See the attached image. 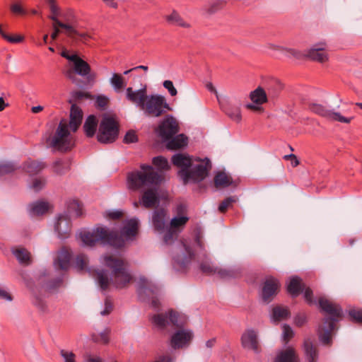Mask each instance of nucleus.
<instances>
[{
    "instance_id": "1",
    "label": "nucleus",
    "mask_w": 362,
    "mask_h": 362,
    "mask_svg": "<svg viewBox=\"0 0 362 362\" xmlns=\"http://www.w3.org/2000/svg\"><path fill=\"white\" fill-rule=\"evenodd\" d=\"M88 257L83 254L78 255L76 258V266L79 271H87L93 275L102 290H107L110 285L117 288L126 287L132 281V276L127 271V263L121 257L112 255L103 257V262L112 272L107 270H95L88 267Z\"/></svg>"
},
{
    "instance_id": "2",
    "label": "nucleus",
    "mask_w": 362,
    "mask_h": 362,
    "mask_svg": "<svg viewBox=\"0 0 362 362\" xmlns=\"http://www.w3.org/2000/svg\"><path fill=\"white\" fill-rule=\"evenodd\" d=\"M162 180V174L148 165H141L140 170L129 173L127 175L129 188L133 190L144 189L139 202L134 203V207L137 208L139 205L146 209L158 206L160 203L158 187Z\"/></svg>"
},
{
    "instance_id": "3",
    "label": "nucleus",
    "mask_w": 362,
    "mask_h": 362,
    "mask_svg": "<svg viewBox=\"0 0 362 362\" xmlns=\"http://www.w3.org/2000/svg\"><path fill=\"white\" fill-rule=\"evenodd\" d=\"M138 226L139 221L136 218H132L125 223L121 234L116 231H110L105 227H98L91 231H81L79 238L83 245L87 247H93L100 242L119 248L124 246L125 240L136 235Z\"/></svg>"
},
{
    "instance_id": "4",
    "label": "nucleus",
    "mask_w": 362,
    "mask_h": 362,
    "mask_svg": "<svg viewBox=\"0 0 362 362\" xmlns=\"http://www.w3.org/2000/svg\"><path fill=\"white\" fill-rule=\"evenodd\" d=\"M189 218L185 216L174 217L163 236V242L166 245H172L176 242L173 259L182 269L187 267L194 257V252L189 245L183 241H177L179 233L183 230Z\"/></svg>"
},
{
    "instance_id": "5",
    "label": "nucleus",
    "mask_w": 362,
    "mask_h": 362,
    "mask_svg": "<svg viewBox=\"0 0 362 362\" xmlns=\"http://www.w3.org/2000/svg\"><path fill=\"white\" fill-rule=\"evenodd\" d=\"M174 165L180 168L179 176L184 184L199 182L204 180L211 168L209 159L192 158L183 153H177L172 158Z\"/></svg>"
},
{
    "instance_id": "6",
    "label": "nucleus",
    "mask_w": 362,
    "mask_h": 362,
    "mask_svg": "<svg viewBox=\"0 0 362 362\" xmlns=\"http://www.w3.org/2000/svg\"><path fill=\"white\" fill-rule=\"evenodd\" d=\"M318 304L322 310L328 315L323 319L322 324L319 327V338L323 344L329 345L331 343L332 332L335 329L334 323L342 317V310L339 305L325 297H320Z\"/></svg>"
},
{
    "instance_id": "7",
    "label": "nucleus",
    "mask_w": 362,
    "mask_h": 362,
    "mask_svg": "<svg viewBox=\"0 0 362 362\" xmlns=\"http://www.w3.org/2000/svg\"><path fill=\"white\" fill-rule=\"evenodd\" d=\"M71 131L74 132L70 127L69 121L62 119L53 134L46 133L43 136L47 147L61 152L70 151L75 145Z\"/></svg>"
},
{
    "instance_id": "8",
    "label": "nucleus",
    "mask_w": 362,
    "mask_h": 362,
    "mask_svg": "<svg viewBox=\"0 0 362 362\" xmlns=\"http://www.w3.org/2000/svg\"><path fill=\"white\" fill-rule=\"evenodd\" d=\"M179 123L173 116L168 115L158 126L160 136L165 140H169L167 147L171 150L181 148L187 145V137L181 134L173 137L179 132Z\"/></svg>"
},
{
    "instance_id": "9",
    "label": "nucleus",
    "mask_w": 362,
    "mask_h": 362,
    "mask_svg": "<svg viewBox=\"0 0 362 362\" xmlns=\"http://www.w3.org/2000/svg\"><path fill=\"white\" fill-rule=\"evenodd\" d=\"M119 134V126L115 118L105 115L100 123L98 140L100 143L108 144L115 141Z\"/></svg>"
},
{
    "instance_id": "10",
    "label": "nucleus",
    "mask_w": 362,
    "mask_h": 362,
    "mask_svg": "<svg viewBox=\"0 0 362 362\" xmlns=\"http://www.w3.org/2000/svg\"><path fill=\"white\" fill-rule=\"evenodd\" d=\"M91 98L92 96L89 93L84 91L78 90L71 93V96L69 100V103L71 104L69 125L74 132H76L78 129L83 119V112L76 104L82 102L85 99H90Z\"/></svg>"
},
{
    "instance_id": "11",
    "label": "nucleus",
    "mask_w": 362,
    "mask_h": 362,
    "mask_svg": "<svg viewBox=\"0 0 362 362\" xmlns=\"http://www.w3.org/2000/svg\"><path fill=\"white\" fill-rule=\"evenodd\" d=\"M148 117H158L163 115L166 110H170L164 96L160 95H148L141 108Z\"/></svg>"
},
{
    "instance_id": "12",
    "label": "nucleus",
    "mask_w": 362,
    "mask_h": 362,
    "mask_svg": "<svg viewBox=\"0 0 362 362\" xmlns=\"http://www.w3.org/2000/svg\"><path fill=\"white\" fill-rule=\"evenodd\" d=\"M159 288L146 277H141L139 281L138 293L140 298L144 300H150L151 305L156 308L160 303L158 298Z\"/></svg>"
},
{
    "instance_id": "13",
    "label": "nucleus",
    "mask_w": 362,
    "mask_h": 362,
    "mask_svg": "<svg viewBox=\"0 0 362 362\" xmlns=\"http://www.w3.org/2000/svg\"><path fill=\"white\" fill-rule=\"evenodd\" d=\"M325 45L324 43L316 45L306 54L295 49H289L288 52L291 55L298 59L306 57L313 61L322 63L328 59L327 54L325 50Z\"/></svg>"
},
{
    "instance_id": "14",
    "label": "nucleus",
    "mask_w": 362,
    "mask_h": 362,
    "mask_svg": "<svg viewBox=\"0 0 362 362\" xmlns=\"http://www.w3.org/2000/svg\"><path fill=\"white\" fill-rule=\"evenodd\" d=\"M287 289L293 296H297L304 290V297L307 302L310 305L317 303L313 298V291L308 287L306 288L302 280L298 276L291 278Z\"/></svg>"
},
{
    "instance_id": "15",
    "label": "nucleus",
    "mask_w": 362,
    "mask_h": 362,
    "mask_svg": "<svg viewBox=\"0 0 362 362\" xmlns=\"http://www.w3.org/2000/svg\"><path fill=\"white\" fill-rule=\"evenodd\" d=\"M309 109L314 113L319 115L322 117H326L329 119L338 121L343 123H349L353 117L346 118L341 115L340 113L333 112L322 105L317 103H311L309 105Z\"/></svg>"
},
{
    "instance_id": "16",
    "label": "nucleus",
    "mask_w": 362,
    "mask_h": 362,
    "mask_svg": "<svg viewBox=\"0 0 362 362\" xmlns=\"http://www.w3.org/2000/svg\"><path fill=\"white\" fill-rule=\"evenodd\" d=\"M279 288V284L277 279L272 276L266 278L262 290V300L266 303L271 302L277 294Z\"/></svg>"
},
{
    "instance_id": "17",
    "label": "nucleus",
    "mask_w": 362,
    "mask_h": 362,
    "mask_svg": "<svg viewBox=\"0 0 362 362\" xmlns=\"http://www.w3.org/2000/svg\"><path fill=\"white\" fill-rule=\"evenodd\" d=\"M193 334L189 330L179 329L175 332L170 340V345L174 349H182L189 345Z\"/></svg>"
},
{
    "instance_id": "18",
    "label": "nucleus",
    "mask_w": 362,
    "mask_h": 362,
    "mask_svg": "<svg viewBox=\"0 0 362 362\" xmlns=\"http://www.w3.org/2000/svg\"><path fill=\"white\" fill-rule=\"evenodd\" d=\"M153 322L160 328H164L167 325L171 324L175 327H179L182 323L179 320L178 315L170 310L168 314H158L152 317Z\"/></svg>"
},
{
    "instance_id": "19",
    "label": "nucleus",
    "mask_w": 362,
    "mask_h": 362,
    "mask_svg": "<svg viewBox=\"0 0 362 362\" xmlns=\"http://www.w3.org/2000/svg\"><path fill=\"white\" fill-rule=\"evenodd\" d=\"M241 344L243 348L252 350L256 353L259 351L258 332L254 329H246L241 337Z\"/></svg>"
},
{
    "instance_id": "20",
    "label": "nucleus",
    "mask_w": 362,
    "mask_h": 362,
    "mask_svg": "<svg viewBox=\"0 0 362 362\" xmlns=\"http://www.w3.org/2000/svg\"><path fill=\"white\" fill-rule=\"evenodd\" d=\"M71 229L70 218L66 214H60L57 218L54 223V230L58 237L62 239L67 238L69 236Z\"/></svg>"
},
{
    "instance_id": "21",
    "label": "nucleus",
    "mask_w": 362,
    "mask_h": 362,
    "mask_svg": "<svg viewBox=\"0 0 362 362\" xmlns=\"http://www.w3.org/2000/svg\"><path fill=\"white\" fill-rule=\"evenodd\" d=\"M166 215L167 213L165 209H158L153 211L152 216V223L154 230L159 234H162L163 236L168 228L165 220Z\"/></svg>"
},
{
    "instance_id": "22",
    "label": "nucleus",
    "mask_w": 362,
    "mask_h": 362,
    "mask_svg": "<svg viewBox=\"0 0 362 362\" xmlns=\"http://www.w3.org/2000/svg\"><path fill=\"white\" fill-rule=\"evenodd\" d=\"M126 96L129 101L141 108L142 104L148 95H147L146 87L137 90H134L132 87H129L126 90Z\"/></svg>"
},
{
    "instance_id": "23",
    "label": "nucleus",
    "mask_w": 362,
    "mask_h": 362,
    "mask_svg": "<svg viewBox=\"0 0 362 362\" xmlns=\"http://www.w3.org/2000/svg\"><path fill=\"white\" fill-rule=\"evenodd\" d=\"M52 21H53L52 23V28L53 32L51 35V38L53 40H57L58 37L59 33H61V30L59 28H63L65 30L66 35L68 37L69 35H73L74 34H77V30L74 28L73 26L68 23H64L60 21L58 18L57 17H52Z\"/></svg>"
},
{
    "instance_id": "24",
    "label": "nucleus",
    "mask_w": 362,
    "mask_h": 362,
    "mask_svg": "<svg viewBox=\"0 0 362 362\" xmlns=\"http://www.w3.org/2000/svg\"><path fill=\"white\" fill-rule=\"evenodd\" d=\"M73 63L74 65V71L76 74L81 76H86L88 81L94 79L95 75L94 74H90V66L86 62L76 56Z\"/></svg>"
},
{
    "instance_id": "25",
    "label": "nucleus",
    "mask_w": 362,
    "mask_h": 362,
    "mask_svg": "<svg viewBox=\"0 0 362 362\" xmlns=\"http://www.w3.org/2000/svg\"><path fill=\"white\" fill-rule=\"evenodd\" d=\"M71 253L66 248H62L54 259V266L58 269L66 270L70 266Z\"/></svg>"
},
{
    "instance_id": "26",
    "label": "nucleus",
    "mask_w": 362,
    "mask_h": 362,
    "mask_svg": "<svg viewBox=\"0 0 362 362\" xmlns=\"http://www.w3.org/2000/svg\"><path fill=\"white\" fill-rule=\"evenodd\" d=\"M70 166V159H57L52 163V171L57 176H62L69 171Z\"/></svg>"
},
{
    "instance_id": "27",
    "label": "nucleus",
    "mask_w": 362,
    "mask_h": 362,
    "mask_svg": "<svg viewBox=\"0 0 362 362\" xmlns=\"http://www.w3.org/2000/svg\"><path fill=\"white\" fill-rule=\"evenodd\" d=\"M242 274V269L239 266H234L228 268H221L218 270V276L221 279H229L238 278Z\"/></svg>"
},
{
    "instance_id": "28",
    "label": "nucleus",
    "mask_w": 362,
    "mask_h": 362,
    "mask_svg": "<svg viewBox=\"0 0 362 362\" xmlns=\"http://www.w3.org/2000/svg\"><path fill=\"white\" fill-rule=\"evenodd\" d=\"M274 362H298V358L295 350L288 348L277 354Z\"/></svg>"
},
{
    "instance_id": "29",
    "label": "nucleus",
    "mask_w": 362,
    "mask_h": 362,
    "mask_svg": "<svg viewBox=\"0 0 362 362\" xmlns=\"http://www.w3.org/2000/svg\"><path fill=\"white\" fill-rule=\"evenodd\" d=\"M250 100L256 105H262L267 102V95L266 90L259 86L250 93Z\"/></svg>"
},
{
    "instance_id": "30",
    "label": "nucleus",
    "mask_w": 362,
    "mask_h": 362,
    "mask_svg": "<svg viewBox=\"0 0 362 362\" xmlns=\"http://www.w3.org/2000/svg\"><path fill=\"white\" fill-rule=\"evenodd\" d=\"M45 167L42 161L28 160L23 165V170L30 175H35Z\"/></svg>"
},
{
    "instance_id": "31",
    "label": "nucleus",
    "mask_w": 362,
    "mask_h": 362,
    "mask_svg": "<svg viewBox=\"0 0 362 362\" xmlns=\"http://www.w3.org/2000/svg\"><path fill=\"white\" fill-rule=\"evenodd\" d=\"M49 204L44 201H37L30 205V213L32 216H40L48 211Z\"/></svg>"
},
{
    "instance_id": "32",
    "label": "nucleus",
    "mask_w": 362,
    "mask_h": 362,
    "mask_svg": "<svg viewBox=\"0 0 362 362\" xmlns=\"http://www.w3.org/2000/svg\"><path fill=\"white\" fill-rule=\"evenodd\" d=\"M223 111L233 121L240 122L242 119L240 107L230 104L222 105Z\"/></svg>"
},
{
    "instance_id": "33",
    "label": "nucleus",
    "mask_w": 362,
    "mask_h": 362,
    "mask_svg": "<svg viewBox=\"0 0 362 362\" xmlns=\"http://www.w3.org/2000/svg\"><path fill=\"white\" fill-rule=\"evenodd\" d=\"M214 185L216 188H225L232 184V178L224 172L218 173L214 177Z\"/></svg>"
},
{
    "instance_id": "34",
    "label": "nucleus",
    "mask_w": 362,
    "mask_h": 362,
    "mask_svg": "<svg viewBox=\"0 0 362 362\" xmlns=\"http://www.w3.org/2000/svg\"><path fill=\"white\" fill-rule=\"evenodd\" d=\"M97 125L98 119L94 115L88 116L83 124V129L88 137H92L95 134Z\"/></svg>"
},
{
    "instance_id": "35",
    "label": "nucleus",
    "mask_w": 362,
    "mask_h": 362,
    "mask_svg": "<svg viewBox=\"0 0 362 362\" xmlns=\"http://www.w3.org/2000/svg\"><path fill=\"white\" fill-rule=\"evenodd\" d=\"M289 316L290 312L286 307L277 305L272 310V320L274 322L284 320L289 317Z\"/></svg>"
},
{
    "instance_id": "36",
    "label": "nucleus",
    "mask_w": 362,
    "mask_h": 362,
    "mask_svg": "<svg viewBox=\"0 0 362 362\" xmlns=\"http://www.w3.org/2000/svg\"><path fill=\"white\" fill-rule=\"evenodd\" d=\"M304 351L309 362H316L317 351L316 346L313 345L310 339L304 341Z\"/></svg>"
},
{
    "instance_id": "37",
    "label": "nucleus",
    "mask_w": 362,
    "mask_h": 362,
    "mask_svg": "<svg viewBox=\"0 0 362 362\" xmlns=\"http://www.w3.org/2000/svg\"><path fill=\"white\" fill-rule=\"evenodd\" d=\"M110 83L115 90L117 92L123 90L127 86L126 80L122 75L116 73L112 74L110 79Z\"/></svg>"
},
{
    "instance_id": "38",
    "label": "nucleus",
    "mask_w": 362,
    "mask_h": 362,
    "mask_svg": "<svg viewBox=\"0 0 362 362\" xmlns=\"http://www.w3.org/2000/svg\"><path fill=\"white\" fill-rule=\"evenodd\" d=\"M165 18L171 24L177 25L183 28L189 27V25L183 21L176 11H173L171 14L166 16Z\"/></svg>"
},
{
    "instance_id": "39",
    "label": "nucleus",
    "mask_w": 362,
    "mask_h": 362,
    "mask_svg": "<svg viewBox=\"0 0 362 362\" xmlns=\"http://www.w3.org/2000/svg\"><path fill=\"white\" fill-rule=\"evenodd\" d=\"M225 1L222 0H214L207 6L204 11L208 15H212L223 8Z\"/></svg>"
},
{
    "instance_id": "40",
    "label": "nucleus",
    "mask_w": 362,
    "mask_h": 362,
    "mask_svg": "<svg viewBox=\"0 0 362 362\" xmlns=\"http://www.w3.org/2000/svg\"><path fill=\"white\" fill-rule=\"evenodd\" d=\"M13 254L21 264H28L30 263V253L24 248H17Z\"/></svg>"
},
{
    "instance_id": "41",
    "label": "nucleus",
    "mask_w": 362,
    "mask_h": 362,
    "mask_svg": "<svg viewBox=\"0 0 362 362\" xmlns=\"http://www.w3.org/2000/svg\"><path fill=\"white\" fill-rule=\"evenodd\" d=\"M201 270L209 275L218 274V267L214 265L212 262L209 261L203 262L200 265Z\"/></svg>"
},
{
    "instance_id": "42",
    "label": "nucleus",
    "mask_w": 362,
    "mask_h": 362,
    "mask_svg": "<svg viewBox=\"0 0 362 362\" xmlns=\"http://www.w3.org/2000/svg\"><path fill=\"white\" fill-rule=\"evenodd\" d=\"M153 163L160 170H168L170 169V166L168 163V160L163 156H157L153 158Z\"/></svg>"
},
{
    "instance_id": "43",
    "label": "nucleus",
    "mask_w": 362,
    "mask_h": 362,
    "mask_svg": "<svg viewBox=\"0 0 362 362\" xmlns=\"http://www.w3.org/2000/svg\"><path fill=\"white\" fill-rule=\"evenodd\" d=\"M238 201V198L236 197H229L224 199L219 205L218 210L221 213H224L227 211V209L232 206L233 203H235Z\"/></svg>"
},
{
    "instance_id": "44",
    "label": "nucleus",
    "mask_w": 362,
    "mask_h": 362,
    "mask_svg": "<svg viewBox=\"0 0 362 362\" xmlns=\"http://www.w3.org/2000/svg\"><path fill=\"white\" fill-rule=\"evenodd\" d=\"M68 209L69 213L75 215L76 216H80L82 215V206L77 201H73L71 202L69 205Z\"/></svg>"
},
{
    "instance_id": "45",
    "label": "nucleus",
    "mask_w": 362,
    "mask_h": 362,
    "mask_svg": "<svg viewBox=\"0 0 362 362\" xmlns=\"http://www.w3.org/2000/svg\"><path fill=\"white\" fill-rule=\"evenodd\" d=\"M16 169V166L11 163H0V175L10 173Z\"/></svg>"
},
{
    "instance_id": "46",
    "label": "nucleus",
    "mask_w": 362,
    "mask_h": 362,
    "mask_svg": "<svg viewBox=\"0 0 362 362\" xmlns=\"http://www.w3.org/2000/svg\"><path fill=\"white\" fill-rule=\"evenodd\" d=\"M60 355L64 358V362H77L76 360V356L72 351L62 349Z\"/></svg>"
},
{
    "instance_id": "47",
    "label": "nucleus",
    "mask_w": 362,
    "mask_h": 362,
    "mask_svg": "<svg viewBox=\"0 0 362 362\" xmlns=\"http://www.w3.org/2000/svg\"><path fill=\"white\" fill-rule=\"evenodd\" d=\"M108 332V330H105L104 332L100 333L99 335H93V340L95 342L107 344L109 341L107 336Z\"/></svg>"
},
{
    "instance_id": "48",
    "label": "nucleus",
    "mask_w": 362,
    "mask_h": 362,
    "mask_svg": "<svg viewBox=\"0 0 362 362\" xmlns=\"http://www.w3.org/2000/svg\"><path fill=\"white\" fill-rule=\"evenodd\" d=\"M61 283L62 279L58 278L52 280L51 281L44 284L42 286L46 291H51L52 290L55 289L56 288L59 286Z\"/></svg>"
},
{
    "instance_id": "49",
    "label": "nucleus",
    "mask_w": 362,
    "mask_h": 362,
    "mask_svg": "<svg viewBox=\"0 0 362 362\" xmlns=\"http://www.w3.org/2000/svg\"><path fill=\"white\" fill-rule=\"evenodd\" d=\"M293 336V332L290 326L284 325L283 327V337L285 343H287Z\"/></svg>"
},
{
    "instance_id": "50",
    "label": "nucleus",
    "mask_w": 362,
    "mask_h": 362,
    "mask_svg": "<svg viewBox=\"0 0 362 362\" xmlns=\"http://www.w3.org/2000/svg\"><path fill=\"white\" fill-rule=\"evenodd\" d=\"M137 139H138L136 132L133 130H129L127 132L124 138V141L127 144H130L137 141Z\"/></svg>"
},
{
    "instance_id": "51",
    "label": "nucleus",
    "mask_w": 362,
    "mask_h": 362,
    "mask_svg": "<svg viewBox=\"0 0 362 362\" xmlns=\"http://www.w3.org/2000/svg\"><path fill=\"white\" fill-rule=\"evenodd\" d=\"M163 85L164 88L168 90L171 96H175L177 95V91L171 81L166 80L163 82Z\"/></svg>"
},
{
    "instance_id": "52",
    "label": "nucleus",
    "mask_w": 362,
    "mask_h": 362,
    "mask_svg": "<svg viewBox=\"0 0 362 362\" xmlns=\"http://www.w3.org/2000/svg\"><path fill=\"white\" fill-rule=\"evenodd\" d=\"M74 42L82 41L86 42L90 37L86 33H80L77 31V34L69 36Z\"/></svg>"
},
{
    "instance_id": "53",
    "label": "nucleus",
    "mask_w": 362,
    "mask_h": 362,
    "mask_svg": "<svg viewBox=\"0 0 362 362\" xmlns=\"http://www.w3.org/2000/svg\"><path fill=\"white\" fill-rule=\"evenodd\" d=\"M45 180L36 178L33 181L32 188L35 191L37 192V191L40 190L41 189H42L43 187L45 186Z\"/></svg>"
},
{
    "instance_id": "54",
    "label": "nucleus",
    "mask_w": 362,
    "mask_h": 362,
    "mask_svg": "<svg viewBox=\"0 0 362 362\" xmlns=\"http://www.w3.org/2000/svg\"><path fill=\"white\" fill-rule=\"evenodd\" d=\"M108 98L104 95H99L96 99V105L101 109L105 108L108 103Z\"/></svg>"
},
{
    "instance_id": "55",
    "label": "nucleus",
    "mask_w": 362,
    "mask_h": 362,
    "mask_svg": "<svg viewBox=\"0 0 362 362\" xmlns=\"http://www.w3.org/2000/svg\"><path fill=\"white\" fill-rule=\"evenodd\" d=\"M122 216L123 213L121 211H112L105 213V217L112 220L119 219L122 218Z\"/></svg>"
},
{
    "instance_id": "56",
    "label": "nucleus",
    "mask_w": 362,
    "mask_h": 362,
    "mask_svg": "<svg viewBox=\"0 0 362 362\" xmlns=\"http://www.w3.org/2000/svg\"><path fill=\"white\" fill-rule=\"evenodd\" d=\"M349 315L351 318L358 322L362 323V310H351Z\"/></svg>"
},
{
    "instance_id": "57",
    "label": "nucleus",
    "mask_w": 362,
    "mask_h": 362,
    "mask_svg": "<svg viewBox=\"0 0 362 362\" xmlns=\"http://www.w3.org/2000/svg\"><path fill=\"white\" fill-rule=\"evenodd\" d=\"M277 86H278L277 84L269 85V86H267L266 92H267V95H268L267 97H270V98L276 97V95H277V93H278Z\"/></svg>"
},
{
    "instance_id": "58",
    "label": "nucleus",
    "mask_w": 362,
    "mask_h": 362,
    "mask_svg": "<svg viewBox=\"0 0 362 362\" xmlns=\"http://www.w3.org/2000/svg\"><path fill=\"white\" fill-rule=\"evenodd\" d=\"M112 308L113 306L111 301L108 298H106L105 301V309L100 312V315L103 316L109 315L112 312Z\"/></svg>"
},
{
    "instance_id": "59",
    "label": "nucleus",
    "mask_w": 362,
    "mask_h": 362,
    "mask_svg": "<svg viewBox=\"0 0 362 362\" xmlns=\"http://www.w3.org/2000/svg\"><path fill=\"white\" fill-rule=\"evenodd\" d=\"M24 37L22 35H15V36H11L8 34L4 37V40H7L8 42L11 43H18L21 42L23 40Z\"/></svg>"
},
{
    "instance_id": "60",
    "label": "nucleus",
    "mask_w": 362,
    "mask_h": 362,
    "mask_svg": "<svg viewBox=\"0 0 362 362\" xmlns=\"http://www.w3.org/2000/svg\"><path fill=\"white\" fill-rule=\"evenodd\" d=\"M11 10L16 14L24 15L26 13L25 11L18 4H14L11 6Z\"/></svg>"
},
{
    "instance_id": "61",
    "label": "nucleus",
    "mask_w": 362,
    "mask_h": 362,
    "mask_svg": "<svg viewBox=\"0 0 362 362\" xmlns=\"http://www.w3.org/2000/svg\"><path fill=\"white\" fill-rule=\"evenodd\" d=\"M284 159L291 161V165L293 167L297 166L299 164V161L297 158V157L294 154H289V155H285L284 156Z\"/></svg>"
},
{
    "instance_id": "62",
    "label": "nucleus",
    "mask_w": 362,
    "mask_h": 362,
    "mask_svg": "<svg viewBox=\"0 0 362 362\" xmlns=\"http://www.w3.org/2000/svg\"><path fill=\"white\" fill-rule=\"evenodd\" d=\"M35 304L41 310L45 311L47 308L46 303L42 300L41 298L36 297L35 300Z\"/></svg>"
},
{
    "instance_id": "63",
    "label": "nucleus",
    "mask_w": 362,
    "mask_h": 362,
    "mask_svg": "<svg viewBox=\"0 0 362 362\" xmlns=\"http://www.w3.org/2000/svg\"><path fill=\"white\" fill-rule=\"evenodd\" d=\"M0 298L4 299L8 301H11L13 300L12 296L10 293H8L6 291L4 290L0 287Z\"/></svg>"
},
{
    "instance_id": "64",
    "label": "nucleus",
    "mask_w": 362,
    "mask_h": 362,
    "mask_svg": "<svg viewBox=\"0 0 362 362\" xmlns=\"http://www.w3.org/2000/svg\"><path fill=\"white\" fill-rule=\"evenodd\" d=\"M306 321V317L303 315H299L295 318V323L297 326L301 327L304 325Z\"/></svg>"
}]
</instances>
